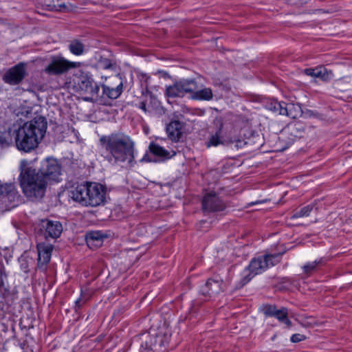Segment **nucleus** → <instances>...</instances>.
<instances>
[{"instance_id": "39", "label": "nucleus", "mask_w": 352, "mask_h": 352, "mask_svg": "<svg viewBox=\"0 0 352 352\" xmlns=\"http://www.w3.org/2000/svg\"><path fill=\"white\" fill-rule=\"evenodd\" d=\"M316 72H317V67L314 68H307L304 70V73L309 76L316 78Z\"/></svg>"}, {"instance_id": "29", "label": "nucleus", "mask_w": 352, "mask_h": 352, "mask_svg": "<svg viewBox=\"0 0 352 352\" xmlns=\"http://www.w3.org/2000/svg\"><path fill=\"white\" fill-rule=\"evenodd\" d=\"M138 76L140 82L142 95H145L146 94L151 96L152 93L148 89L149 80L151 77L146 74L144 73L139 74Z\"/></svg>"}, {"instance_id": "34", "label": "nucleus", "mask_w": 352, "mask_h": 352, "mask_svg": "<svg viewBox=\"0 0 352 352\" xmlns=\"http://www.w3.org/2000/svg\"><path fill=\"white\" fill-rule=\"evenodd\" d=\"M6 278L7 275L6 274L5 268L4 267L1 266L0 267V292L5 290L6 292H8V290H7L5 287V280Z\"/></svg>"}, {"instance_id": "10", "label": "nucleus", "mask_w": 352, "mask_h": 352, "mask_svg": "<svg viewBox=\"0 0 352 352\" xmlns=\"http://www.w3.org/2000/svg\"><path fill=\"white\" fill-rule=\"evenodd\" d=\"M149 152L157 159L152 157L148 153H146L140 162H157L169 160L176 155V152L173 150L168 151L158 144L153 142H151L148 146Z\"/></svg>"}, {"instance_id": "21", "label": "nucleus", "mask_w": 352, "mask_h": 352, "mask_svg": "<svg viewBox=\"0 0 352 352\" xmlns=\"http://www.w3.org/2000/svg\"><path fill=\"white\" fill-rule=\"evenodd\" d=\"M283 116H287L292 119H296L302 115V110L299 104L285 102Z\"/></svg>"}, {"instance_id": "7", "label": "nucleus", "mask_w": 352, "mask_h": 352, "mask_svg": "<svg viewBox=\"0 0 352 352\" xmlns=\"http://www.w3.org/2000/svg\"><path fill=\"white\" fill-rule=\"evenodd\" d=\"M20 201V195L12 183L0 185V206L6 210L16 207Z\"/></svg>"}, {"instance_id": "33", "label": "nucleus", "mask_w": 352, "mask_h": 352, "mask_svg": "<svg viewBox=\"0 0 352 352\" xmlns=\"http://www.w3.org/2000/svg\"><path fill=\"white\" fill-rule=\"evenodd\" d=\"M98 65L100 68L104 69H109L113 67L111 60L107 58L102 57V56H100L98 60Z\"/></svg>"}, {"instance_id": "8", "label": "nucleus", "mask_w": 352, "mask_h": 352, "mask_svg": "<svg viewBox=\"0 0 352 352\" xmlns=\"http://www.w3.org/2000/svg\"><path fill=\"white\" fill-rule=\"evenodd\" d=\"M81 63L71 62L61 56H52L44 72L48 75L58 76L66 73L71 68L80 67Z\"/></svg>"}, {"instance_id": "6", "label": "nucleus", "mask_w": 352, "mask_h": 352, "mask_svg": "<svg viewBox=\"0 0 352 352\" xmlns=\"http://www.w3.org/2000/svg\"><path fill=\"white\" fill-rule=\"evenodd\" d=\"M280 262L279 254H264L253 258L246 270L254 275L261 274Z\"/></svg>"}, {"instance_id": "26", "label": "nucleus", "mask_w": 352, "mask_h": 352, "mask_svg": "<svg viewBox=\"0 0 352 352\" xmlns=\"http://www.w3.org/2000/svg\"><path fill=\"white\" fill-rule=\"evenodd\" d=\"M285 102H278L276 99H270L265 103V108L274 113L283 115Z\"/></svg>"}, {"instance_id": "32", "label": "nucleus", "mask_w": 352, "mask_h": 352, "mask_svg": "<svg viewBox=\"0 0 352 352\" xmlns=\"http://www.w3.org/2000/svg\"><path fill=\"white\" fill-rule=\"evenodd\" d=\"M46 3L48 7H50L49 10L51 11H63L67 9L66 5L63 3H59V0H46Z\"/></svg>"}, {"instance_id": "25", "label": "nucleus", "mask_w": 352, "mask_h": 352, "mask_svg": "<svg viewBox=\"0 0 352 352\" xmlns=\"http://www.w3.org/2000/svg\"><path fill=\"white\" fill-rule=\"evenodd\" d=\"M325 262L324 258H321L318 260H316L313 262H309L302 267L303 273L307 276H310L313 273L317 271L318 266L323 264Z\"/></svg>"}, {"instance_id": "36", "label": "nucleus", "mask_w": 352, "mask_h": 352, "mask_svg": "<svg viewBox=\"0 0 352 352\" xmlns=\"http://www.w3.org/2000/svg\"><path fill=\"white\" fill-rule=\"evenodd\" d=\"M86 300H83L80 298H78L75 301L74 311L76 314H80V310L82 306L85 304Z\"/></svg>"}, {"instance_id": "31", "label": "nucleus", "mask_w": 352, "mask_h": 352, "mask_svg": "<svg viewBox=\"0 0 352 352\" xmlns=\"http://www.w3.org/2000/svg\"><path fill=\"white\" fill-rule=\"evenodd\" d=\"M314 208L313 205H307L299 210L296 211L291 217L292 219H295L300 217H308Z\"/></svg>"}, {"instance_id": "5", "label": "nucleus", "mask_w": 352, "mask_h": 352, "mask_svg": "<svg viewBox=\"0 0 352 352\" xmlns=\"http://www.w3.org/2000/svg\"><path fill=\"white\" fill-rule=\"evenodd\" d=\"M76 91L83 96L87 102H93L98 96L100 86L94 80L93 75L82 69L78 70L74 74Z\"/></svg>"}, {"instance_id": "15", "label": "nucleus", "mask_w": 352, "mask_h": 352, "mask_svg": "<svg viewBox=\"0 0 352 352\" xmlns=\"http://www.w3.org/2000/svg\"><path fill=\"white\" fill-rule=\"evenodd\" d=\"M38 251L37 268L45 272L50 261L53 246L45 243H39L36 245Z\"/></svg>"}, {"instance_id": "38", "label": "nucleus", "mask_w": 352, "mask_h": 352, "mask_svg": "<svg viewBox=\"0 0 352 352\" xmlns=\"http://www.w3.org/2000/svg\"><path fill=\"white\" fill-rule=\"evenodd\" d=\"M19 262L21 263L20 267L21 269L25 272L28 273L29 272V265L28 263V261L25 258H19Z\"/></svg>"}, {"instance_id": "30", "label": "nucleus", "mask_w": 352, "mask_h": 352, "mask_svg": "<svg viewBox=\"0 0 352 352\" xmlns=\"http://www.w3.org/2000/svg\"><path fill=\"white\" fill-rule=\"evenodd\" d=\"M333 76V72L327 70L324 66L317 67L316 78H320L323 81H329Z\"/></svg>"}, {"instance_id": "43", "label": "nucleus", "mask_w": 352, "mask_h": 352, "mask_svg": "<svg viewBox=\"0 0 352 352\" xmlns=\"http://www.w3.org/2000/svg\"><path fill=\"white\" fill-rule=\"evenodd\" d=\"M252 138H248V141L245 142V144H250L252 142Z\"/></svg>"}, {"instance_id": "11", "label": "nucleus", "mask_w": 352, "mask_h": 352, "mask_svg": "<svg viewBox=\"0 0 352 352\" xmlns=\"http://www.w3.org/2000/svg\"><path fill=\"white\" fill-rule=\"evenodd\" d=\"M261 311L267 317H274L280 322L285 324L287 327H290L292 324V321L289 319V310L285 307L278 309L276 305L265 304L261 307Z\"/></svg>"}, {"instance_id": "41", "label": "nucleus", "mask_w": 352, "mask_h": 352, "mask_svg": "<svg viewBox=\"0 0 352 352\" xmlns=\"http://www.w3.org/2000/svg\"><path fill=\"white\" fill-rule=\"evenodd\" d=\"M138 107L144 112L147 111L146 102L144 101H141L138 104Z\"/></svg>"}, {"instance_id": "20", "label": "nucleus", "mask_w": 352, "mask_h": 352, "mask_svg": "<svg viewBox=\"0 0 352 352\" xmlns=\"http://www.w3.org/2000/svg\"><path fill=\"white\" fill-rule=\"evenodd\" d=\"M107 237L102 231H90L85 235L87 244L89 247L98 248L100 247L103 242V239Z\"/></svg>"}, {"instance_id": "28", "label": "nucleus", "mask_w": 352, "mask_h": 352, "mask_svg": "<svg viewBox=\"0 0 352 352\" xmlns=\"http://www.w3.org/2000/svg\"><path fill=\"white\" fill-rule=\"evenodd\" d=\"M166 96L168 98H177L184 96L179 81H177L173 85L166 87Z\"/></svg>"}, {"instance_id": "35", "label": "nucleus", "mask_w": 352, "mask_h": 352, "mask_svg": "<svg viewBox=\"0 0 352 352\" xmlns=\"http://www.w3.org/2000/svg\"><path fill=\"white\" fill-rule=\"evenodd\" d=\"M255 275H254L253 273H251L250 272H249V274H246L242 278L241 280H240V282L239 283V286H237V288H241L243 287L245 285H246L248 282H250L251 280V279Z\"/></svg>"}, {"instance_id": "19", "label": "nucleus", "mask_w": 352, "mask_h": 352, "mask_svg": "<svg viewBox=\"0 0 352 352\" xmlns=\"http://www.w3.org/2000/svg\"><path fill=\"white\" fill-rule=\"evenodd\" d=\"M289 127L293 135L297 138H302L305 133L314 131V128L311 124H307L301 120L295 121L290 123Z\"/></svg>"}, {"instance_id": "42", "label": "nucleus", "mask_w": 352, "mask_h": 352, "mask_svg": "<svg viewBox=\"0 0 352 352\" xmlns=\"http://www.w3.org/2000/svg\"><path fill=\"white\" fill-rule=\"evenodd\" d=\"M294 3H297V0H294ZM309 0H298L300 4H304L308 3Z\"/></svg>"}, {"instance_id": "24", "label": "nucleus", "mask_w": 352, "mask_h": 352, "mask_svg": "<svg viewBox=\"0 0 352 352\" xmlns=\"http://www.w3.org/2000/svg\"><path fill=\"white\" fill-rule=\"evenodd\" d=\"M222 128L223 124H220V126L217 131L214 134L212 135L208 142H206V146L208 147L210 146H217L223 143V136H222Z\"/></svg>"}, {"instance_id": "2", "label": "nucleus", "mask_w": 352, "mask_h": 352, "mask_svg": "<svg viewBox=\"0 0 352 352\" xmlns=\"http://www.w3.org/2000/svg\"><path fill=\"white\" fill-rule=\"evenodd\" d=\"M100 145L107 153L104 158L112 165H120L127 162L133 164L134 142L123 133H113L102 135L99 139Z\"/></svg>"}, {"instance_id": "14", "label": "nucleus", "mask_w": 352, "mask_h": 352, "mask_svg": "<svg viewBox=\"0 0 352 352\" xmlns=\"http://www.w3.org/2000/svg\"><path fill=\"white\" fill-rule=\"evenodd\" d=\"M112 80L116 85V87L105 84H102L101 87L102 89V96L115 100L118 98L123 91L124 78L121 74H118L113 78Z\"/></svg>"}, {"instance_id": "23", "label": "nucleus", "mask_w": 352, "mask_h": 352, "mask_svg": "<svg viewBox=\"0 0 352 352\" xmlns=\"http://www.w3.org/2000/svg\"><path fill=\"white\" fill-rule=\"evenodd\" d=\"M184 96L186 94H192L197 89V83L195 79H182L179 80Z\"/></svg>"}, {"instance_id": "3", "label": "nucleus", "mask_w": 352, "mask_h": 352, "mask_svg": "<svg viewBox=\"0 0 352 352\" xmlns=\"http://www.w3.org/2000/svg\"><path fill=\"white\" fill-rule=\"evenodd\" d=\"M47 126L46 119L43 116L36 117L23 126L18 125L15 140L17 149L28 153L37 148L45 136Z\"/></svg>"}, {"instance_id": "12", "label": "nucleus", "mask_w": 352, "mask_h": 352, "mask_svg": "<svg viewBox=\"0 0 352 352\" xmlns=\"http://www.w3.org/2000/svg\"><path fill=\"white\" fill-rule=\"evenodd\" d=\"M202 210L206 212H216L224 210L226 206L215 192H209L202 199Z\"/></svg>"}, {"instance_id": "16", "label": "nucleus", "mask_w": 352, "mask_h": 352, "mask_svg": "<svg viewBox=\"0 0 352 352\" xmlns=\"http://www.w3.org/2000/svg\"><path fill=\"white\" fill-rule=\"evenodd\" d=\"M41 229L45 230V236L46 239L58 238L63 232V226L58 221L43 219L41 221Z\"/></svg>"}, {"instance_id": "18", "label": "nucleus", "mask_w": 352, "mask_h": 352, "mask_svg": "<svg viewBox=\"0 0 352 352\" xmlns=\"http://www.w3.org/2000/svg\"><path fill=\"white\" fill-rule=\"evenodd\" d=\"M185 124L179 120H172L166 126V131L170 140L177 142L180 140L183 135V129Z\"/></svg>"}, {"instance_id": "4", "label": "nucleus", "mask_w": 352, "mask_h": 352, "mask_svg": "<svg viewBox=\"0 0 352 352\" xmlns=\"http://www.w3.org/2000/svg\"><path fill=\"white\" fill-rule=\"evenodd\" d=\"M106 190L98 183L85 182L69 191V197L83 206L95 207L104 203Z\"/></svg>"}, {"instance_id": "9", "label": "nucleus", "mask_w": 352, "mask_h": 352, "mask_svg": "<svg viewBox=\"0 0 352 352\" xmlns=\"http://www.w3.org/2000/svg\"><path fill=\"white\" fill-rule=\"evenodd\" d=\"M28 75L27 64L20 62L7 69L2 76V80L10 85H18Z\"/></svg>"}, {"instance_id": "37", "label": "nucleus", "mask_w": 352, "mask_h": 352, "mask_svg": "<svg viewBox=\"0 0 352 352\" xmlns=\"http://www.w3.org/2000/svg\"><path fill=\"white\" fill-rule=\"evenodd\" d=\"M306 339V336L305 335L300 333H295L291 336L290 340L294 343H297L305 340Z\"/></svg>"}, {"instance_id": "22", "label": "nucleus", "mask_w": 352, "mask_h": 352, "mask_svg": "<svg viewBox=\"0 0 352 352\" xmlns=\"http://www.w3.org/2000/svg\"><path fill=\"white\" fill-rule=\"evenodd\" d=\"M68 50L72 54L80 56L85 52V45L81 40L74 38L69 41Z\"/></svg>"}, {"instance_id": "27", "label": "nucleus", "mask_w": 352, "mask_h": 352, "mask_svg": "<svg viewBox=\"0 0 352 352\" xmlns=\"http://www.w3.org/2000/svg\"><path fill=\"white\" fill-rule=\"evenodd\" d=\"M213 94L210 88H204L201 90L195 91L192 98L199 100H210L212 99Z\"/></svg>"}, {"instance_id": "17", "label": "nucleus", "mask_w": 352, "mask_h": 352, "mask_svg": "<svg viewBox=\"0 0 352 352\" xmlns=\"http://www.w3.org/2000/svg\"><path fill=\"white\" fill-rule=\"evenodd\" d=\"M18 124L11 126L0 130V145L2 148H8L15 143L16 133H17Z\"/></svg>"}, {"instance_id": "13", "label": "nucleus", "mask_w": 352, "mask_h": 352, "mask_svg": "<svg viewBox=\"0 0 352 352\" xmlns=\"http://www.w3.org/2000/svg\"><path fill=\"white\" fill-rule=\"evenodd\" d=\"M223 280L219 275H214L213 277L207 280L206 283L200 288V293L206 297L218 294L224 291Z\"/></svg>"}, {"instance_id": "1", "label": "nucleus", "mask_w": 352, "mask_h": 352, "mask_svg": "<svg viewBox=\"0 0 352 352\" xmlns=\"http://www.w3.org/2000/svg\"><path fill=\"white\" fill-rule=\"evenodd\" d=\"M19 184L26 198L34 202L44 197L48 185L58 182L61 175V165L54 157L42 160L38 166L23 160L19 165Z\"/></svg>"}, {"instance_id": "40", "label": "nucleus", "mask_w": 352, "mask_h": 352, "mask_svg": "<svg viewBox=\"0 0 352 352\" xmlns=\"http://www.w3.org/2000/svg\"><path fill=\"white\" fill-rule=\"evenodd\" d=\"M280 283L282 284H287V285H291L292 283V281L290 278L289 277H283L281 278Z\"/></svg>"}]
</instances>
